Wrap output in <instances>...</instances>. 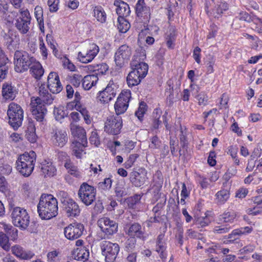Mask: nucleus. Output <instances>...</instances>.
Here are the masks:
<instances>
[{
	"instance_id": "a211bd4d",
	"label": "nucleus",
	"mask_w": 262,
	"mask_h": 262,
	"mask_svg": "<svg viewBox=\"0 0 262 262\" xmlns=\"http://www.w3.org/2000/svg\"><path fill=\"white\" fill-rule=\"evenodd\" d=\"M147 171L145 169H139L138 171H133L129 174V179L132 184L136 187L144 185L147 179Z\"/></svg>"
},
{
	"instance_id": "ea45409f",
	"label": "nucleus",
	"mask_w": 262,
	"mask_h": 262,
	"mask_svg": "<svg viewBox=\"0 0 262 262\" xmlns=\"http://www.w3.org/2000/svg\"><path fill=\"white\" fill-rule=\"evenodd\" d=\"M94 16L97 20L101 23L106 21V15L103 8L101 7H95L94 9Z\"/></svg>"
},
{
	"instance_id": "9d476101",
	"label": "nucleus",
	"mask_w": 262,
	"mask_h": 262,
	"mask_svg": "<svg viewBox=\"0 0 262 262\" xmlns=\"http://www.w3.org/2000/svg\"><path fill=\"white\" fill-rule=\"evenodd\" d=\"M122 118L118 115L107 117L104 124V131L111 135H118L122 128Z\"/></svg>"
},
{
	"instance_id": "dca6fc26",
	"label": "nucleus",
	"mask_w": 262,
	"mask_h": 262,
	"mask_svg": "<svg viewBox=\"0 0 262 262\" xmlns=\"http://www.w3.org/2000/svg\"><path fill=\"white\" fill-rule=\"evenodd\" d=\"M51 141L53 145L62 147L68 142V134L65 129L56 128L51 133Z\"/></svg>"
},
{
	"instance_id": "774afa93",
	"label": "nucleus",
	"mask_w": 262,
	"mask_h": 262,
	"mask_svg": "<svg viewBox=\"0 0 262 262\" xmlns=\"http://www.w3.org/2000/svg\"><path fill=\"white\" fill-rule=\"evenodd\" d=\"M169 144L171 152L173 155L177 151L176 147L178 145V141L176 139L170 138Z\"/></svg>"
},
{
	"instance_id": "423d86ee",
	"label": "nucleus",
	"mask_w": 262,
	"mask_h": 262,
	"mask_svg": "<svg viewBox=\"0 0 262 262\" xmlns=\"http://www.w3.org/2000/svg\"><path fill=\"white\" fill-rule=\"evenodd\" d=\"M9 123L14 129H17L22 124L24 112L21 106L16 103H11L7 111Z\"/></svg>"
},
{
	"instance_id": "1a4fd4ad",
	"label": "nucleus",
	"mask_w": 262,
	"mask_h": 262,
	"mask_svg": "<svg viewBox=\"0 0 262 262\" xmlns=\"http://www.w3.org/2000/svg\"><path fill=\"white\" fill-rule=\"evenodd\" d=\"M100 248L105 261L114 262L120 250L118 244L104 241L100 243Z\"/></svg>"
},
{
	"instance_id": "6ab92c4d",
	"label": "nucleus",
	"mask_w": 262,
	"mask_h": 262,
	"mask_svg": "<svg viewBox=\"0 0 262 262\" xmlns=\"http://www.w3.org/2000/svg\"><path fill=\"white\" fill-rule=\"evenodd\" d=\"M69 202L61 206L63 211L68 217L78 216L80 212L79 205L73 200H68Z\"/></svg>"
},
{
	"instance_id": "5fc2aeb1",
	"label": "nucleus",
	"mask_w": 262,
	"mask_h": 262,
	"mask_svg": "<svg viewBox=\"0 0 262 262\" xmlns=\"http://www.w3.org/2000/svg\"><path fill=\"white\" fill-rule=\"evenodd\" d=\"M150 143L149 146L151 148H158L161 145V141L159 140L157 136H154L150 138Z\"/></svg>"
},
{
	"instance_id": "8fccbe9b",
	"label": "nucleus",
	"mask_w": 262,
	"mask_h": 262,
	"mask_svg": "<svg viewBox=\"0 0 262 262\" xmlns=\"http://www.w3.org/2000/svg\"><path fill=\"white\" fill-rule=\"evenodd\" d=\"M82 82V76L80 74H74L71 77L70 82L75 88L79 87Z\"/></svg>"
},
{
	"instance_id": "7c9ffc66",
	"label": "nucleus",
	"mask_w": 262,
	"mask_h": 262,
	"mask_svg": "<svg viewBox=\"0 0 262 262\" xmlns=\"http://www.w3.org/2000/svg\"><path fill=\"white\" fill-rule=\"evenodd\" d=\"M127 234L132 237L136 236L141 238L144 233L142 230L141 226L139 223H135L129 226Z\"/></svg>"
},
{
	"instance_id": "b1692460",
	"label": "nucleus",
	"mask_w": 262,
	"mask_h": 262,
	"mask_svg": "<svg viewBox=\"0 0 262 262\" xmlns=\"http://www.w3.org/2000/svg\"><path fill=\"white\" fill-rule=\"evenodd\" d=\"M114 5L116 7V11L118 17H127L129 15L130 10L126 3L121 0H116Z\"/></svg>"
},
{
	"instance_id": "f3484780",
	"label": "nucleus",
	"mask_w": 262,
	"mask_h": 262,
	"mask_svg": "<svg viewBox=\"0 0 262 262\" xmlns=\"http://www.w3.org/2000/svg\"><path fill=\"white\" fill-rule=\"evenodd\" d=\"M3 42L7 49L10 51L14 50L18 43L19 39L16 32L9 30L7 32L2 34Z\"/></svg>"
},
{
	"instance_id": "052dcab7",
	"label": "nucleus",
	"mask_w": 262,
	"mask_h": 262,
	"mask_svg": "<svg viewBox=\"0 0 262 262\" xmlns=\"http://www.w3.org/2000/svg\"><path fill=\"white\" fill-rule=\"evenodd\" d=\"M59 252L56 250L50 252L47 254L48 260L49 262H55L58 259Z\"/></svg>"
},
{
	"instance_id": "4d7b16f0",
	"label": "nucleus",
	"mask_w": 262,
	"mask_h": 262,
	"mask_svg": "<svg viewBox=\"0 0 262 262\" xmlns=\"http://www.w3.org/2000/svg\"><path fill=\"white\" fill-rule=\"evenodd\" d=\"M60 202L61 203V206L69 202L68 200H72L68 196V193L64 191H60L58 192V194Z\"/></svg>"
},
{
	"instance_id": "c03bdc74",
	"label": "nucleus",
	"mask_w": 262,
	"mask_h": 262,
	"mask_svg": "<svg viewBox=\"0 0 262 262\" xmlns=\"http://www.w3.org/2000/svg\"><path fill=\"white\" fill-rule=\"evenodd\" d=\"M252 230V227H245L241 229H235L232 231L231 233L228 235V238L231 239L234 236L240 235L245 233H250Z\"/></svg>"
},
{
	"instance_id": "603ef678",
	"label": "nucleus",
	"mask_w": 262,
	"mask_h": 262,
	"mask_svg": "<svg viewBox=\"0 0 262 262\" xmlns=\"http://www.w3.org/2000/svg\"><path fill=\"white\" fill-rule=\"evenodd\" d=\"M54 114L57 120H60L67 115V113L64 111L63 107H59L54 109Z\"/></svg>"
},
{
	"instance_id": "39448f33",
	"label": "nucleus",
	"mask_w": 262,
	"mask_h": 262,
	"mask_svg": "<svg viewBox=\"0 0 262 262\" xmlns=\"http://www.w3.org/2000/svg\"><path fill=\"white\" fill-rule=\"evenodd\" d=\"M34 60L35 59L30 57L26 51L18 50L15 51L14 56L15 71L21 73L28 70Z\"/></svg>"
},
{
	"instance_id": "a878e982",
	"label": "nucleus",
	"mask_w": 262,
	"mask_h": 262,
	"mask_svg": "<svg viewBox=\"0 0 262 262\" xmlns=\"http://www.w3.org/2000/svg\"><path fill=\"white\" fill-rule=\"evenodd\" d=\"M11 250L14 255L22 259H30L34 256V254L31 252L25 251L21 246L18 245L12 246Z\"/></svg>"
},
{
	"instance_id": "a19ab883",
	"label": "nucleus",
	"mask_w": 262,
	"mask_h": 262,
	"mask_svg": "<svg viewBox=\"0 0 262 262\" xmlns=\"http://www.w3.org/2000/svg\"><path fill=\"white\" fill-rule=\"evenodd\" d=\"M118 29L119 32L125 33L130 28V24L124 18V17H118Z\"/></svg>"
},
{
	"instance_id": "49530a36",
	"label": "nucleus",
	"mask_w": 262,
	"mask_h": 262,
	"mask_svg": "<svg viewBox=\"0 0 262 262\" xmlns=\"http://www.w3.org/2000/svg\"><path fill=\"white\" fill-rule=\"evenodd\" d=\"M228 9V5L225 2H221L216 5L213 11L214 14H216L215 17H218L224 11H225Z\"/></svg>"
},
{
	"instance_id": "0e129e2a",
	"label": "nucleus",
	"mask_w": 262,
	"mask_h": 262,
	"mask_svg": "<svg viewBox=\"0 0 262 262\" xmlns=\"http://www.w3.org/2000/svg\"><path fill=\"white\" fill-rule=\"evenodd\" d=\"M197 99L199 105H205L208 100V96L205 93H201L198 95Z\"/></svg>"
},
{
	"instance_id": "6e6d98bb",
	"label": "nucleus",
	"mask_w": 262,
	"mask_h": 262,
	"mask_svg": "<svg viewBox=\"0 0 262 262\" xmlns=\"http://www.w3.org/2000/svg\"><path fill=\"white\" fill-rule=\"evenodd\" d=\"M34 14L37 22H41L43 19V10L41 7L36 6L34 9Z\"/></svg>"
},
{
	"instance_id": "a18cd8bd",
	"label": "nucleus",
	"mask_w": 262,
	"mask_h": 262,
	"mask_svg": "<svg viewBox=\"0 0 262 262\" xmlns=\"http://www.w3.org/2000/svg\"><path fill=\"white\" fill-rule=\"evenodd\" d=\"M231 229V227L229 224H218L215 226L213 232L215 234H225L229 232Z\"/></svg>"
},
{
	"instance_id": "473e14b6",
	"label": "nucleus",
	"mask_w": 262,
	"mask_h": 262,
	"mask_svg": "<svg viewBox=\"0 0 262 262\" xmlns=\"http://www.w3.org/2000/svg\"><path fill=\"white\" fill-rule=\"evenodd\" d=\"M177 35L176 29L173 27H171L167 32L166 36V43L169 49L174 48Z\"/></svg>"
},
{
	"instance_id": "7ed1b4c3",
	"label": "nucleus",
	"mask_w": 262,
	"mask_h": 262,
	"mask_svg": "<svg viewBox=\"0 0 262 262\" xmlns=\"http://www.w3.org/2000/svg\"><path fill=\"white\" fill-rule=\"evenodd\" d=\"M36 160V155L34 151L25 152L20 155L16 161L17 171L25 177H29L32 172Z\"/></svg>"
},
{
	"instance_id": "5701e85b",
	"label": "nucleus",
	"mask_w": 262,
	"mask_h": 262,
	"mask_svg": "<svg viewBox=\"0 0 262 262\" xmlns=\"http://www.w3.org/2000/svg\"><path fill=\"white\" fill-rule=\"evenodd\" d=\"M2 96L5 100H13L16 97L17 91L11 84L5 82L2 86Z\"/></svg>"
},
{
	"instance_id": "0eeeda50",
	"label": "nucleus",
	"mask_w": 262,
	"mask_h": 262,
	"mask_svg": "<svg viewBox=\"0 0 262 262\" xmlns=\"http://www.w3.org/2000/svg\"><path fill=\"white\" fill-rule=\"evenodd\" d=\"M97 224L103 233L100 236L101 239H110L118 231V224L107 217L99 219Z\"/></svg>"
},
{
	"instance_id": "58836bf2",
	"label": "nucleus",
	"mask_w": 262,
	"mask_h": 262,
	"mask_svg": "<svg viewBox=\"0 0 262 262\" xmlns=\"http://www.w3.org/2000/svg\"><path fill=\"white\" fill-rule=\"evenodd\" d=\"M236 216V214L233 210H228L224 212L220 215V220H223L224 223H232Z\"/></svg>"
},
{
	"instance_id": "4468645a",
	"label": "nucleus",
	"mask_w": 262,
	"mask_h": 262,
	"mask_svg": "<svg viewBox=\"0 0 262 262\" xmlns=\"http://www.w3.org/2000/svg\"><path fill=\"white\" fill-rule=\"evenodd\" d=\"M131 50L126 45L121 46L115 55V61L117 66L121 67L129 59Z\"/></svg>"
},
{
	"instance_id": "2f4dec72",
	"label": "nucleus",
	"mask_w": 262,
	"mask_h": 262,
	"mask_svg": "<svg viewBox=\"0 0 262 262\" xmlns=\"http://www.w3.org/2000/svg\"><path fill=\"white\" fill-rule=\"evenodd\" d=\"M87 146V143L82 142L79 141H74L71 145L73 154L78 158H80L81 157L82 152L83 150V148Z\"/></svg>"
},
{
	"instance_id": "412c9836",
	"label": "nucleus",
	"mask_w": 262,
	"mask_h": 262,
	"mask_svg": "<svg viewBox=\"0 0 262 262\" xmlns=\"http://www.w3.org/2000/svg\"><path fill=\"white\" fill-rule=\"evenodd\" d=\"M136 13L138 17L143 18L144 21L150 18V8L145 5L144 0H138L136 6Z\"/></svg>"
},
{
	"instance_id": "3c124183",
	"label": "nucleus",
	"mask_w": 262,
	"mask_h": 262,
	"mask_svg": "<svg viewBox=\"0 0 262 262\" xmlns=\"http://www.w3.org/2000/svg\"><path fill=\"white\" fill-rule=\"evenodd\" d=\"M153 114L154 119L153 120L152 126L154 129H158L159 125L162 123V121L160 120L161 112L160 111L159 112L157 110H155Z\"/></svg>"
},
{
	"instance_id": "4be33fe9",
	"label": "nucleus",
	"mask_w": 262,
	"mask_h": 262,
	"mask_svg": "<svg viewBox=\"0 0 262 262\" xmlns=\"http://www.w3.org/2000/svg\"><path fill=\"white\" fill-rule=\"evenodd\" d=\"M70 129L72 135L75 138L76 140L82 142L88 143L85 129L81 126L75 124L73 122L70 124Z\"/></svg>"
},
{
	"instance_id": "f03ea898",
	"label": "nucleus",
	"mask_w": 262,
	"mask_h": 262,
	"mask_svg": "<svg viewBox=\"0 0 262 262\" xmlns=\"http://www.w3.org/2000/svg\"><path fill=\"white\" fill-rule=\"evenodd\" d=\"M39 216L43 220H49L58 214V202L52 194H42L37 205Z\"/></svg>"
},
{
	"instance_id": "69168bd1",
	"label": "nucleus",
	"mask_w": 262,
	"mask_h": 262,
	"mask_svg": "<svg viewBox=\"0 0 262 262\" xmlns=\"http://www.w3.org/2000/svg\"><path fill=\"white\" fill-rule=\"evenodd\" d=\"M166 201V196L163 194L162 196H161L160 201L159 203L156 206L154 207L152 211L154 212H157L159 210V209L161 208L165 205Z\"/></svg>"
},
{
	"instance_id": "79ce46f5",
	"label": "nucleus",
	"mask_w": 262,
	"mask_h": 262,
	"mask_svg": "<svg viewBox=\"0 0 262 262\" xmlns=\"http://www.w3.org/2000/svg\"><path fill=\"white\" fill-rule=\"evenodd\" d=\"M0 246L6 251H9L10 249L9 237L3 232H0Z\"/></svg>"
},
{
	"instance_id": "13d9d810",
	"label": "nucleus",
	"mask_w": 262,
	"mask_h": 262,
	"mask_svg": "<svg viewBox=\"0 0 262 262\" xmlns=\"http://www.w3.org/2000/svg\"><path fill=\"white\" fill-rule=\"evenodd\" d=\"M145 106L146 104L144 102H142L140 103V106L138 108V110L136 112V115L138 118L139 120H141L145 112Z\"/></svg>"
},
{
	"instance_id": "c9c22d12",
	"label": "nucleus",
	"mask_w": 262,
	"mask_h": 262,
	"mask_svg": "<svg viewBox=\"0 0 262 262\" xmlns=\"http://www.w3.org/2000/svg\"><path fill=\"white\" fill-rule=\"evenodd\" d=\"M41 170L45 175V177H53L55 174L56 169L52 163L45 162L41 164Z\"/></svg>"
},
{
	"instance_id": "cd10ccee",
	"label": "nucleus",
	"mask_w": 262,
	"mask_h": 262,
	"mask_svg": "<svg viewBox=\"0 0 262 262\" xmlns=\"http://www.w3.org/2000/svg\"><path fill=\"white\" fill-rule=\"evenodd\" d=\"M98 80V78L95 74L86 75L82 77V88L85 90H89L92 86L96 85Z\"/></svg>"
},
{
	"instance_id": "c85d7f7f",
	"label": "nucleus",
	"mask_w": 262,
	"mask_h": 262,
	"mask_svg": "<svg viewBox=\"0 0 262 262\" xmlns=\"http://www.w3.org/2000/svg\"><path fill=\"white\" fill-rule=\"evenodd\" d=\"M132 70L138 73V75L142 78H144L147 75L148 72V65L145 62H139L137 63L136 62L131 63Z\"/></svg>"
},
{
	"instance_id": "2eb2a0df",
	"label": "nucleus",
	"mask_w": 262,
	"mask_h": 262,
	"mask_svg": "<svg viewBox=\"0 0 262 262\" xmlns=\"http://www.w3.org/2000/svg\"><path fill=\"white\" fill-rule=\"evenodd\" d=\"M84 226L81 223L71 224L64 228L65 236L69 239L73 240L78 238L83 233Z\"/></svg>"
},
{
	"instance_id": "864d4df0",
	"label": "nucleus",
	"mask_w": 262,
	"mask_h": 262,
	"mask_svg": "<svg viewBox=\"0 0 262 262\" xmlns=\"http://www.w3.org/2000/svg\"><path fill=\"white\" fill-rule=\"evenodd\" d=\"M112 181L108 178H105L103 182L98 184V187L104 190H109L112 187Z\"/></svg>"
},
{
	"instance_id": "f8f14e48",
	"label": "nucleus",
	"mask_w": 262,
	"mask_h": 262,
	"mask_svg": "<svg viewBox=\"0 0 262 262\" xmlns=\"http://www.w3.org/2000/svg\"><path fill=\"white\" fill-rule=\"evenodd\" d=\"M130 98L129 90H124L120 94L114 105L116 115L123 114L127 110Z\"/></svg>"
},
{
	"instance_id": "680f3d73",
	"label": "nucleus",
	"mask_w": 262,
	"mask_h": 262,
	"mask_svg": "<svg viewBox=\"0 0 262 262\" xmlns=\"http://www.w3.org/2000/svg\"><path fill=\"white\" fill-rule=\"evenodd\" d=\"M250 19L248 13L246 12H240L235 17V20H239L243 21H248Z\"/></svg>"
},
{
	"instance_id": "f257e3e1",
	"label": "nucleus",
	"mask_w": 262,
	"mask_h": 262,
	"mask_svg": "<svg viewBox=\"0 0 262 262\" xmlns=\"http://www.w3.org/2000/svg\"><path fill=\"white\" fill-rule=\"evenodd\" d=\"M47 88L52 93L57 94L62 91V86L60 80L52 83V84H48L47 88H46L45 84H41L38 89L39 96L36 98H31L30 111L35 119L39 122L43 121L47 113L45 104H51L54 100V98L49 93Z\"/></svg>"
},
{
	"instance_id": "4c0bfd02",
	"label": "nucleus",
	"mask_w": 262,
	"mask_h": 262,
	"mask_svg": "<svg viewBox=\"0 0 262 262\" xmlns=\"http://www.w3.org/2000/svg\"><path fill=\"white\" fill-rule=\"evenodd\" d=\"M26 138L30 142L34 143L36 140L35 125L31 122H29L25 135Z\"/></svg>"
},
{
	"instance_id": "9b49d317",
	"label": "nucleus",
	"mask_w": 262,
	"mask_h": 262,
	"mask_svg": "<svg viewBox=\"0 0 262 262\" xmlns=\"http://www.w3.org/2000/svg\"><path fill=\"white\" fill-rule=\"evenodd\" d=\"M20 16L16 20L15 26L18 31L23 34H26L30 29L31 17L28 9L19 10Z\"/></svg>"
},
{
	"instance_id": "c756f323",
	"label": "nucleus",
	"mask_w": 262,
	"mask_h": 262,
	"mask_svg": "<svg viewBox=\"0 0 262 262\" xmlns=\"http://www.w3.org/2000/svg\"><path fill=\"white\" fill-rule=\"evenodd\" d=\"M143 78L138 75V73L132 70L126 77V82L128 86L132 88L139 84Z\"/></svg>"
},
{
	"instance_id": "09e8293b",
	"label": "nucleus",
	"mask_w": 262,
	"mask_h": 262,
	"mask_svg": "<svg viewBox=\"0 0 262 262\" xmlns=\"http://www.w3.org/2000/svg\"><path fill=\"white\" fill-rule=\"evenodd\" d=\"M108 66L104 63H101L94 66V72H96V75H103L105 74L108 70Z\"/></svg>"
},
{
	"instance_id": "6e6552de",
	"label": "nucleus",
	"mask_w": 262,
	"mask_h": 262,
	"mask_svg": "<svg viewBox=\"0 0 262 262\" xmlns=\"http://www.w3.org/2000/svg\"><path fill=\"white\" fill-rule=\"evenodd\" d=\"M96 189L86 183H83L78 192L79 198L86 206L92 204L96 199Z\"/></svg>"
},
{
	"instance_id": "f704fd0d",
	"label": "nucleus",
	"mask_w": 262,
	"mask_h": 262,
	"mask_svg": "<svg viewBox=\"0 0 262 262\" xmlns=\"http://www.w3.org/2000/svg\"><path fill=\"white\" fill-rule=\"evenodd\" d=\"M10 63L7 57L0 59V81L6 78L8 72Z\"/></svg>"
},
{
	"instance_id": "37998d69",
	"label": "nucleus",
	"mask_w": 262,
	"mask_h": 262,
	"mask_svg": "<svg viewBox=\"0 0 262 262\" xmlns=\"http://www.w3.org/2000/svg\"><path fill=\"white\" fill-rule=\"evenodd\" d=\"M5 233L8 235L9 238L12 241L16 239L18 236V230L12 226L6 225L4 226Z\"/></svg>"
},
{
	"instance_id": "ddd939ff",
	"label": "nucleus",
	"mask_w": 262,
	"mask_h": 262,
	"mask_svg": "<svg viewBox=\"0 0 262 262\" xmlns=\"http://www.w3.org/2000/svg\"><path fill=\"white\" fill-rule=\"evenodd\" d=\"M117 89V85L110 81L105 89L99 92L98 98L102 103H108L116 96Z\"/></svg>"
},
{
	"instance_id": "bf43d9fd",
	"label": "nucleus",
	"mask_w": 262,
	"mask_h": 262,
	"mask_svg": "<svg viewBox=\"0 0 262 262\" xmlns=\"http://www.w3.org/2000/svg\"><path fill=\"white\" fill-rule=\"evenodd\" d=\"M57 80H60L58 74L54 72H51L48 77V84H52V83L57 82Z\"/></svg>"
},
{
	"instance_id": "bb28decb",
	"label": "nucleus",
	"mask_w": 262,
	"mask_h": 262,
	"mask_svg": "<svg viewBox=\"0 0 262 262\" xmlns=\"http://www.w3.org/2000/svg\"><path fill=\"white\" fill-rule=\"evenodd\" d=\"M75 259L85 261L88 259L90 253L88 249L84 247H80L75 249L72 253Z\"/></svg>"
},
{
	"instance_id": "393cba45",
	"label": "nucleus",
	"mask_w": 262,
	"mask_h": 262,
	"mask_svg": "<svg viewBox=\"0 0 262 262\" xmlns=\"http://www.w3.org/2000/svg\"><path fill=\"white\" fill-rule=\"evenodd\" d=\"M166 249L165 235L162 233L158 236L156 245V251L159 254L160 257L162 259L165 258L166 257Z\"/></svg>"
},
{
	"instance_id": "e433bc0d",
	"label": "nucleus",
	"mask_w": 262,
	"mask_h": 262,
	"mask_svg": "<svg viewBox=\"0 0 262 262\" xmlns=\"http://www.w3.org/2000/svg\"><path fill=\"white\" fill-rule=\"evenodd\" d=\"M229 196V191L227 189H222L218 191L215 194L217 204H224L228 200Z\"/></svg>"
},
{
	"instance_id": "72a5a7b5",
	"label": "nucleus",
	"mask_w": 262,
	"mask_h": 262,
	"mask_svg": "<svg viewBox=\"0 0 262 262\" xmlns=\"http://www.w3.org/2000/svg\"><path fill=\"white\" fill-rule=\"evenodd\" d=\"M30 69L32 76L36 79H39L44 73V70L38 62L34 61L30 67Z\"/></svg>"
},
{
	"instance_id": "e2e57ef3",
	"label": "nucleus",
	"mask_w": 262,
	"mask_h": 262,
	"mask_svg": "<svg viewBox=\"0 0 262 262\" xmlns=\"http://www.w3.org/2000/svg\"><path fill=\"white\" fill-rule=\"evenodd\" d=\"M136 240L134 237H130L125 243V248L127 251L132 250L135 247Z\"/></svg>"
},
{
	"instance_id": "338daca9",
	"label": "nucleus",
	"mask_w": 262,
	"mask_h": 262,
	"mask_svg": "<svg viewBox=\"0 0 262 262\" xmlns=\"http://www.w3.org/2000/svg\"><path fill=\"white\" fill-rule=\"evenodd\" d=\"M252 21L258 26L257 27L258 32L262 35V18H260L254 16L253 17Z\"/></svg>"
},
{
	"instance_id": "de8ad7c7",
	"label": "nucleus",
	"mask_w": 262,
	"mask_h": 262,
	"mask_svg": "<svg viewBox=\"0 0 262 262\" xmlns=\"http://www.w3.org/2000/svg\"><path fill=\"white\" fill-rule=\"evenodd\" d=\"M114 189L116 196L118 198H121L126 194L124 186L121 183H117Z\"/></svg>"
},
{
	"instance_id": "aec40b11",
	"label": "nucleus",
	"mask_w": 262,
	"mask_h": 262,
	"mask_svg": "<svg viewBox=\"0 0 262 262\" xmlns=\"http://www.w3.org/2000/svg\"><path fill=\"white\" fill-rule=\"evenodd\" d=\"M99 51L98 46L93 44L88 52H79L78 54V58L81 62L88 63L95 58Z\"/></svg>"
},
{
	"instance_id": "20e7f679",
	"label": "nucleus",
	"mask_w": 262,
	"mask_h": 262,
	"mask_svg": "<svg viewBox=\"0 0 262 262\" xmlns=\"http://www.w3.org/2000/svg\"><path fill=\"white\" fill-rule=\"evenodd\" d=\"M11 217L13 225L22 230L27 229L30 224V216L26 209L14 207L11 209Z\"/></svg>"
}]
</instances>
